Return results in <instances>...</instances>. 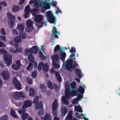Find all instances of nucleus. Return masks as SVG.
Here are the masks:
<instances>
[{
	"mask_svg": "<svg viewBox=\"0 0 120 120\" xmlns=\"http://www.w3.org/2000/svg\"><path fill=\"white\" fill-rule=\"evenodd\" d=\"M32 53H36L37 52L38 49L36 46H34L30 49Z\"/></svg>",
	"mask_w": 120,
	"mask_h": 120,
	"instance_id": "nucleus-31",
	"label": "nucleus"
},
{
	"mask_svg": "<svg viewBox=\"0 0 120 120\" xmlns=\"http://www.w3.org/2000/svg\"><path fill=\"white\" fill-rule=\"evenodd\" d=\"M76 117L79 118V119H81L82 118L81 115L79 114L78 112H76Z\"/></svg>",
	"mask_w": 120,
	"mask_h": 120,
	"instance_id": "nucleus-63",
	"label": "nucleus"
},
{
	"mask_svg": "<svg viewBox=\"0 0 120 120\" xmlns=\"http://www.w3.org/2000/svg\"><path fill=\"white\" fill-rule=\"evenodd\" d=\"M22 47H18L16 48V50H15L14 51H12L11 52H13V53H16L18 52H21L22 51Z\"/></svg>",
	"mask_w": 120,
	"mask_h": 120,
	"instance_id": "nucleus-37",
	"label": "nucleus"
},
{
	"mask_svg": "<svg viewBox=\"0 0 120 120\" xmlns=\"http://www.w3.org/2000/svg\"><path fill=\"white\" fill-rule=\"evenodd\" d=\"M85 86L82 84L80 83L79 88L77 89V91L81 94H83L85 91Z\"/></svg>",
	"mask_w": 120,
	"mask_h": 120,
	"instance_id": "nucleus-18",
	"label": "nucleus"
},
{
	"mask_svg": "<svg viewBox=\"0 0 120 120\" xmlns=\"http://www.w3.org/2000/svg\"><path fill=\"white\" fill-rule=\"evenodd\" d=\"M19 4L21 6H24L25 5L24 0H20Z\"/></svg>",
	"mask_w": 120,
	"mask_h": 120,
	"instance_id": "nucleus-47",
	"label": "nucleus"
},
{
	"mask_svg": "<svg viewBox=\"0 0 120 120\" xmlns=\"http://www.w3.org/2000/svg\"><path fill=\"white\" fill-rule=\"evenodd\" d=\"M76 65V63L75 61H72L71 60H67L65 62L63 63V65L62 69H65L66 68L68 70L71 68L73 69L74 66Z\"/></svg>",
	"mask_w": 120,
	"mask_h": 120,
	"instance_id": "nucleus-3",
	"label": "nucleus"
},
{
	"mask_svg": "<svg viewBox=\"0 0 120 120\" xmlns=\"http://www.w3.org/2000/svg\"><path fill=\"white\" fill-rule=\"evenodd\" d=\"M75 73L76 76L79 78H81L82 76V74L80 69H77L75 71Z\"/></svg>",
	"mask_w": 120,
	"mask_h": 120,
	"instance_id": "nucleus-25",
	"label": "nucleus"
},
{
	"mask_svg": "<svg viewBox=\"0 0 120 120\" xmlns=\"http://www.w3.org/2000/svg\"><path fill=\"white\" fill-rule=\"evenodd\" d=\"M7 15L9 19H11V20H15V16L12 15L11 13L8 12L7 13Z\"/></svg>",
	"mask_w": 120,
	"mask_h": 120,
	"instance_id": "nucleus-30",
	"label": "nucleus"
},
{
	"mask_svg": "<svg viewBox=\"0 0 120 120\" xmlns=\"http://www.w3.org/2000/svg\"><path fill=\"white\" fill-rule=\"evenodd\" d=\"M39 99V97L38 96H36L34 100V102L35 103L37 102L38 101Z\"/></svg>",
	"mask_w": 120,
	"mask_h": 120,
	"instance_id": "nucleus-59",
	"label": "nucleus"
},
{
	"mask_svg": "<svg viewBox=\"0 0 120 120\" xmlns=\"http://www.w3.org/2000/svg\"><path fill=\"white\" fill-rule=\"evenodd\" d=\"M12 10L14 12L18 11L20 10V8L18 6L14 5L12 8Z\"/></svg>",
	"mask_w": 120,
	"mask_h": 120,
	"instance_id": "nucleus-36",
	"label": "nucleus"
},
{
	"mask_svg": "<svg viewBox=\"0 0 120 120\" xmlns=\"http://www.w3.org/2000/svg\"><path fill=\"white\" fill-rule=\"evenodd\" d=\"M19 35L22 39L26 38V35L23 32H19Z\"/></svg>",
	"mask_w": 120,
	"mask_h": 120,
	"instance_id": "nucleus-40",
	"label": "nucleus"
},
{
	"mask_svg": "<svg viewBox=\"0 0 120 120\" xmlns=\"http://www.w3.org/2000/svg\"><path fill=\"white\" fill-rule=\"evenodd\" d=\"M7 51L4 49H0V54L4 55V61L6 64L7 66H8L11 64L12 57L11 55L7 54Z\"/></svg>",
	"mask_w": 120,
	"mask_h": 120,
	"instance_id": "nucleus-2",
	"label": "nucleus"
},
{
	"mask_svg": "<svg viewBox=\"0 0 120 120\" xmlns=\"http://www.w3.org/2000/svg\"><path fill=\"white\" fill-rule=\"evenodd\" d=\"M16 22V21L15 20H10L8 22V27L12 29L14 25L15 24Z\"/></svg>",
	"mask_w": 120,
	"mask_h": 120,
	"instance_id": "nucleus-22",
	"label": "nucleus"
},
{
	"mask_svg": "<svg viewBox=\"0 0 120 120\" xmlns=\"http://www.w3.org/2000/svg\"><path fill=\"white\" fill-rule=\"evenodd\" d=\"M74 110L75 111L80 112L81 113H82V108L80 107V105L79 104L75 106Z\"/></svg>",
	"mask_w": 120,
	"mask_h": 120,
	"instance_id": "nucleus-27",
	"label": "nucleus"
},
{
	"mask_svg": "<svg viewBox=\"0 0 120 120\" xmlns=\"http://www.w3.org/2000/svg\"><path fill=\"white\" fill-rule=\"evenodd\" d=\"M51 58L52 60V63L59 62L60 58L58 55H53L51 56Z\"/></svg>",
	"mask_w": 120,
	"mask_h": 120,
	"instance_id": "nucleus-20",
	"label": "nucleus"
},
{
	"mask_svg": "<svg viewBox=\"0 0 120 120\" xmlns=\"http://www.w3.org/2000/svg\"><path fill=\"white\" fill-rule=\"evenodd\" d=\"M71 54L70 55V58L71 59H75L76 58L75 57V53H71Z\"/></svg>",
	"mask_w": 120,
	"mask_h": 120,
	"instance_id": "nucleus-54",
	"label": "nucleus"
},
{
	"mask_svg": "<svg viewBox=\"0 0 120 120\" xmlns=\"http://www.w3.org/2000/svg\"><path fill=\"white\" fill-rule=\"evenodd\" d=\"M0 4L2 5L4 7H6L7 5V4L5 2H0Z\"/></svg>",
	"mask_w": 120,
	"mask_h": 120,
	"instance_id": "nucleus-62",
	"label": "nucleus"
},
{
	"mask_svg": "<svg viewBox=\"0 0 120 120\" xmlns=\"http://www.w3.org/2000/svg\"><path fill=\"white\" fill-rule=\"evenodd\" d=\"M14 96L17 99L19 100L21 98H24L25 96L22 92H15L14 93Z\"/></svg>",
	"mask_w": 120,
	"mask_h": 120,
	"instance_id": "nucleus-9",
	"label": "nucleus"
},
{
	"mask_svg": "<svg viewBox=\"0 0 120 120\" xmlns=\"http://www.w3.org/2000/svg\"><path fill=\"white\" fill-rule=\"evenodd\" d=\"M47 84L48 87L49 89H52L53 88V85L50 81H48Z\"/></svg>",
	"mask_w": 120,
	"mask_h": 120,
	"instance_id": "nucleus-43",
	"label": "nucleus"
},
{
	"mask_svg": "<svg viewBox=\"0 0 120 120\" xmlns=\"http://www.w3.org/2000/svg\"><path fill=\"white\" fill-rule=\"evenodd\" d=\"M51 11H48L46 12V15L45 16V17L48 19V21L50 23L55 24L56 21V19L52 14Z\"/></svg>",
	"mask_w": 120,
	"mask_h": 120,
	"instance_id": "nucleus-5",
	"label": "nucleus"
},
{
	"mask_svg": "<svg viewBox=\"0 0 120 120\" xmlns=\"http://www.w3.org/2000/svg\"><path fill=\"white\" fill-rule=\"evenodd\" d=\"M46 1H43L42 0H36V2L34 5V7L35 8L41 7L42 9L41 10V11L43 12L50 8L49 5L46 3Z\"/></svg>",
	"mask_w": 120,
	"mask_h": 120,
	"instance_id": "nucleus-1",
	"label": "nucleus"
},
{
	"mask_svg": "<svg viewBox=\"0 0 120 120\" xmlns=\"http://www.w3.org/2000/svg\"><path fill=\"white\" fill-rule=\"evenodd\" d=\"M27 82L28 83L30 84H31L32 82V80L29 78H27Z\"/></svg>",
	"mask_w": 120,
	"mask_h": 120,
	"instance_id": "nucleus-61",
	"label": "nucleus"
},
{
	"mask_svg": "<svg viewBox=\"0 0 120 120\" xmlns=\"http://www.w3.org/2000/svg\"><path fill=\"white\" fill-rule=\"evenodd\" d=\"M43 107V105L41 102H40L36 104L35 105V109H38L40 108H41Z\"/></svg>",
	"mask_w": 120,
	"mask_h": 120,
	"instance_id": "nucleus-29",
	"label": "nucleus"
},
{
	"mask_svg": "<svg viewBox=\"0 0 120 120\" xmlns=\"http://www.w3.org/2000/svg\"><path fill=\"white\" fill-rule=\"evenodd\" d=\"M34 90L32 89H30V90L29 95L30 96H32L34 95Z\"/></svg>",
	"mask_w": 120,
	"mask_h": 120,
	"instance_id": "nucleus-50",
	"label": "nucleus"
},
{
	"mask_svg": "<svg viewBox=\"0 0 120 120\" xmlns=\"http://www.w3.org/2000/svg\"><path fill=\"white\" fill-rule=\"evenodd\" d=\"M70 52L71 53H75L76 50L75 48L73 47H72L70 50Z\"/></svg>",
	"mask_w": 120,
	"mask_h": 120,
	"instance_id": "nucleus-52",
	"label": "nucleus"
},
{
	"mask_svg": "<svg viewBox=\"0 0 120 120\" xmlns=\"http://www.w3.org/2000/svg\"><path fill=\"white\" fill-rule=\"evenodd\" d=\"M36 0H30L29 2V4H32L36 2Z\"/></svg>",
	"mask_w": 120,
	"mask_h": 120,
	"instance_id": "nucleus-64",
	"label": "nucleus"
},
{
	"mask_svg": "<svg viewBox=\"0 0 120 120\" xmlns=\"http://www.w3.org/2000/svg\"><path fill=\"white\" fill-rule=\"evenodd\" d=\"M42 119H43L44 120H51V117L50 115L48 114H46L45 116V117L43 118L42 117H41Z\"/></svg>",
	"mask_w": 120,
	"mask_h": 120,
	"instance_id": "nucleus-35",
	"label": "nucleus"
},
{
	"mask_svg": "<svg viewBox=\"0 0 120 120\" xmlns=\"http://www.w3.org/2000/svg\"><path fill=\"white\" fill-rule=\"evenodd\" d=\"M32 52L30 49H26L24 52V53L25 55H27L29 53H31Z\"/></svg>",
	"mask_w": 120,
	"mask_h": 120,
	"instance_id": "nucleus-44",
	"label": "nucleus"
},
{
	"mask_svg": "<svg viewBox=\"0 0 120 120\" xmlns=\"http://www.w3.org/2000/svg\"><path fill=\"white\" fill-rule=\"evenodd\" d=\"M52 34L51 35V38L53 36V35L54 34H58V32L56 30V28L55 26H54L53 28V29L52 30Z\"/></svg>",
	"mask_w": 120,
	"mask_h": 120,
	"instance_id": "nucleus-41",
	"label": "nucleus"
},
{
	"mask_svg": "<svg viewBox=\"0 0 120 120\" xmlns=\"http://www.w3.org/2000/svg\"><path fill=\"white\" fill-rule=\"evenodd\" d=\"M67 49V48H63L62 47H60L59 45H57L54 48L53 51L54 52L56 53L57 52H60L63 49Z\"/></svg>",
	"mask_w": 120,
	"mask_h": 120,
	"instance_id": "nucleus-16",
	"label": "nucleus"
},
{
	"mask_svg": "<svg viewBox=\"0 0 120 120\" xmlns=\"http://www.w3.org/2000/svg\"><path fill=\"white\" fill-rule=\"evenodd\" d=\"M0 33L3 35H5L6 34V33L4 28H1Z\"/></svg>",
	"mask_w": 120,
	"mask_h": 120,
	"instance_id": "nucleus-58",
	"label": "nucleus"
},
{
	"mask_svg": "<svg viewBox=\"0 0 120 120\" xmlns=\"http://www.w3.org/2000/svg\"><path fill=\"white\" fill-rule=\"evenodd\" d=\"M39 55L41 59L43 60L45 59V57L43 55V53L41 52V50H40V52H39Z\"/></svg>",
	"mask_w": 120,
	"mask_h": 120,
	"instance_id": "nucleus-48",
	"label": "nucleus"
},
{
	"mask_svg": "<svg viewBox=\"0 0 120 120\" xmlns=\"http://www.w3.org/2000/svg\"><path fill=\"white\" fill-rule=\"evenodd\" d=\"M28 58L30 61L32 63L34 62V58L32 54H31L28 55Z\"/></svg>",
	"mask_w": 120,
	"mask_h": 120,
	"instance_id": "nucleus-42",
	"label": "nucleus"
},
{
	"mask_svg": "<svg viewBox=\"0 0 120 120\" xmlns=\"http://www.w3.org/2000/svg\"><path fill=\"white\" fill-rule=\"evenodd\" d=\"M55 13L56 15H58L59 13H61V11L60 10L58 7H57L56 9H55Z\"/></svg>",
	"mask_w": 120,
	"mask_h": 120,
	"instance_id": "nucleus-53",
	"label": "nucleus"
},
{
	"mask_svg": "<svg viewBox=\"0 0 120 120\" xmlns=\"http://www.w3.org/2000/svg\"><path fill=\"white\" fill-rule=\"evenodd\" d=\"M72 111H70L68 112V114L66 117L65 120H71L72 118Z\"/></svg>",
	"mask_w": 120,
	"mask_h": 120,
	"instance_id": "nucleus-28",
	"label": "nucleus"
},
{
	"mask_svg": "<svg viewBox=\"0 0 120 120\" xmlns=\"http://www.w3.org/2000/svg\"><path fill=\"white\" fill-rule=\"evenodd\" d=\"M24 29V25L23 24H19L17 26L16 29L19 30V32H22Z\"/></svg>",
	"mask_w": 120,
	"mask_h": 120,
	"instance_id": "nucleus-23",
	"label": "nucleus"
},
{
	"mask_svg": "<svg viewBox=\"0 0 120 120\" xmlns=\"http://www.w3.org/2000/svg\"><path fill=\"white\" fill-rule=\"evenodd\" d=\"M12 31V34L13 35H16L18 34V32L15 30H13Z\"/></svg>",
	"mask_w": 120,
	"mask_h": 120,
	"instance_id": "nucleus-57",
	"label": "nucleus"
},
{
	"mask_svg": "<svg viewBox=\"0 0 120 120\" xmlns=\"http://www.w3.org/2000/svg\"><path fill=\"white\" fill-rule=\"evenodd\" d=\"M11 115L13 117L18 118L19 116L16 114L15 111L13 109H11L10 111Z\"/></svg>",
	"mask_w": 120,
	"mask_h": 120,
	"instance_id": "nucleus-24",
	"label": "nucleus"
},
{
	"mask_svg": "<svg viewBox=\"0 0 120 120\" xmlns=\"http://www.w3.org/2000/svg\"><path fill=\"white\" fill-rule=\"evenodd\" d=\"M44 18V16L41 14L35 16L34 19V21L36 22L39 23V24H36V26L37 27H41L42 26L43 24L41 22Z\"/></svg>",
	"mask_w": 120,
	"mask_h": 120,
	"instance_id": "nucleus-6",
	"label": "nucleus"
},
{
	"mask_svg": "<svg viewBox=\"0 0 120 120\" xmlns=\"http://www.w3.org/2000/svg\"><path fill=\"white\" fill-rule=\"evenodd\" d=\"M61 113L62 116H65L68 112L67 110L64 107L61 108Z\"/></svg>",
	"mask_w": 120,
	"mask_h": 120,
	"instance_id": "nucleus-32",
	"label": "nucleus"
},
{
	"mask_svg": "<svg viewBox=\"0 0 120 120\" xmlns=\"http://www.w3.org/2000/svg\"><path fill=\"white\" fill-rule=\"evenodd\" d=\"M1 75L2 77L5 80H8L9 78L10 74L9 72L6 71L4 70L2 71Z\"/></svg>",
	"mask_w": 120,
	"mask_h": 120,
	"instance_id": "nucleus-15",
	"label": "nucleus"
},
{
	"mask_svg": "<svg viewBox=\"0 0 120 120\" xmlns=\"http://www.w3.org/2000/svg\"><path fill=\"white\" fill-rule=\"evenodd\" d=\"M57 107V103L56 99L55 100L52 104V111L53 115H56L57 114V111L56 110Z\"/></svg>",
	"mask_w": 120,
	"mask_h": 120,
	"instance_id": "nucleus-10",
	"label": "nucleus"
},
{
	"mask_svg": "<svg viewBox=\"0 0 120 120\" xmlns=\"http://www.w3.org/2000/svg\"><path fill=\"white\" fill-rule=\"evenodd\" d=\"M13 83L16 88L18 90L21 89V86L20 83L16 78H14L13 80Z\"/></svg>",
	"mask_w": 120,
	"mask_h": 120,
	"instance_id": "nucleus-11",
	"label": "nucleus"
},
{
	"mask_svg": "<svg viewBox=\"0 0 120 120\" xmlns=\"http://www.w3.org/2000/svg\"><path fill=\"white\" fill-rule=\"evenodd\" d=\"M65 49H63L61 51V52L59 53L60 54V59L62 61L64 60L66 56V54L64 52V50Z\"/></svg>",
	"mask_w": 120,
	"mask_h": 120,
	"instance_id": "nucleus-21",
	"label": "nucleus"
},
{
	"mask_svg": "<svg viewBox=\"0 0 120 120\" xmlns=\"http://www.w3.org/2000/svg\"><path fill=\"white\" fill-rule=\"evenodd\" d=\"M42 66L44 71L46 72L48 71V66L47 64H44V63L41 62L38 65V69L39 71H40L41 70Z\"/></svg>",
	"mask_w": 120,
	"mask_h": 120,
	"instance_id": "nucleus-8",
	"label": "nucleus"
},
{
	"mask_svg": "<svg viewBox=\"0 0 120 120\" xmlns=\"http://www.w3.org/2000/svg\"><path fill=\"white\" fill-rule=\"evenodd\" d=\"M15 63V64H13L12 65V67L14 70H16L20 68L21 65L19 60H17L16 61Z\"/></svg>",
	"mask_w": 120,
	"mask_h": 120,
	"instance_id": "nucleus-19",
	"label": "nucleus"
},
{
	"mask_svg": "<svg viewBox=\"0 0 120 120\" xmlns=\"http://www.w3.org/2000/svg\"><path fill=\"white\" fill-rule=\"evenodd\" d=\"M45 90V87L44 85L42 84L41 85L40 89V91H44Z\"/></svg>",
	"mask_w": 120,
	"mask_h": 120,
	"instance_id": "nucleus-49",
	"label": "nucleus"
},
{
	"mask_svg": "<svg viewBox=\"0 0 120 120\" xmlns=\"http://www.w3.org/2000/svg\"><path fill=\"white\" fill-rule=\"evenodd\" d=\"M56 77L57 79V80L59 82H60L61 81V78L60 75L59 74V72H56L55 73Z\"/></svg>",
	"mask_w": 120,
	"mask_h": 120,
	"instance_id": "nucleus-34",
	"label": "nucleus"
},
{
	"mask_svg": "<svg viewBox=\"0 0 120 120\" xmlns=\"http://www.w3.org/2000/svg\"><path fill=\"white\" fill-rule=\"evenodd\" d=\"M25 12V13L23 15L24 17L26 19H27L28 18L29 16V12Z\"/></svg>",
	"mask_w": 120,
	"mask_h": 120,
	"instance_id": "nucleus-51",
	"label": "nucleus"
},
{
	"mask_svg": "<svg viewBox=\"0 0 120 120\" xmlns=\"http://www.w3.org/2000/svg\"><path fill=\"white\" fill-rule=\"evenodd\" d=\"M83 98V95L78 94L77 98L72 100V104L73 105H75L78 103L79 101L81 100V99Z\"/></svg>",
	"mask_w": 120,
	"mask_h": 120,
	"instance_id": "nucleus-12",
	"label": "nucleus"
},
{
	"mask_svg": "<svg viewBox=\"0 0 120 120\" xmlns=\"http://www.w3.org/2000/svg\"><path fill=\"white\" fill-rule=\"evenodd\" d=\"M33 68V66L32 64L31 63H29L26 69L27 70L30 71Z\"/></svg>",
	"mask_w": 120,
	"mask_h": 120,
	"instance_id": "nucleus-45",
	"label": "nucleus"
},
{
	"mask_svg": "<svg viewBox=\"0 0 120 120\" xmlns=\"http://www.w3.org/2000/svg\"><path fill=\"white\" fill-rule=\"evenodd\" d=\"M16 110L19 114H22V117L23 120H26L27 119V117L29 116L28 114L25 112V111L20 110H18V109H16Z\"/></svg>",
	"mask_w": 120,
	"mask_h": 120,
	"instance_id": "nucleus-13",
	"label": "nucleus"
},
{
	"mask_svg": "<svg viewBox=\"0 0 120 120\" xmlns=\"http://www.w3.org/2000/svg\"><path fill=\"white\" fill-rule=\"evenodd\" d=\"M45 1H46V3L47 4L49 5V6L50 8L49 9H50V8L49 4H52V6L55 7L56 6V5L57 4V3L56 1H54L53 0H52L51 2H50L49 1H48V2L46 0H45Z\"/></svg>",
	"mask_w": 120,
	"mask_h": 120,
	"instance_id": "nucleus-26",
	"label": "nucleus"
},
{
	"mask_svg": "<svg viewBox=\"0 0 120 120\" xmlns=\"http://www.w3.org/2000/svg\"><path fill=\"white\" fill-rule=\"evenodd\" d=\"M24 11L26 12H29L30 11L32 15L34 16L36 14V10L35 9H34L30 11V6L27 5L26 6L25 8Z\"/></svg>",
	"mask_w": 120,
	"mask_h": 120,
	"instance_id": "nucleus-14",
	"label": "nucleus"
},
{
	"mask_svg": "<svg viewBox=\"0 0 120 120\" xmlns=\"http://www.w3.org/2000/svg\"><path fill=\"white\" fill-rule=\"evenodd\" d=\"M21 38L19 37H17L13 39V41L15 43H18L21 41Z\"/></svg>",
	"mask_w": 120,
	"mask_h": 120,
	"instance_id": "nucleus-33",
	"label": "nucleus"
},
{
	"mask_svg": "<svg viewBox=\"0 0 120 120\" xmlns=\"http://www.w3.org/2000/svg\"><path fill=\"white\" fill-rule=\"evenodd\" d=\"M37 75V73L35 71L33 72L31 74L33 78H35L36 76Z\"/></svg>",
	"mask_w": 120,
	"mask_h": 120,
	"instance_id": "nucleus-55",
	"label": "nucleus"
},
{
	"mask_svg": "<svg viewBox=\"0 0 120 120\" xmlns=\"http://www.w3.org/2000/svg\"><path fill=\"white\" fill-rule=\"evenodd\" d=\"M33 22L30 19H28L26 22V26L27 27L26 28V31L28 32L31 31L33 28Z\"/></svg>",
	"mask_w": 120,
	"mask_h": 120,
	"instance_id": "nucleus-7",
	"label": "nucleus"
},
{
	"mask_svg": "<svg viewBox=\"0 0 120 120\" xmlns=\"http://www.w3.org/2000/svg\"><path fill=\"white\" fill-rule=\"evenodd\" d=\"M0 39L4 41H6L5 38V36L1 35H0Z\"/></svg>",
	"mask_w": 120,
	"mask_h": 120,
	"instance_id": "nucleus-60",
	"label": "nucleus"
},
{
	"mask_svg": "<svg viewBox=\"0 0 120 120\" xmlns=\"http://www.w3.org/2000/svg\"><path fill=\"white\" fill-rule=\"evenodd\" d=\"M66 88L65 92V96L67 99H69L70 97V95H72V96H73L76 94V91L74 90H72L69 88V86L67 84H65Z\"/></svg>",
	"mask_w": 120,
	"mask_h": 120,
	"instance_id": "nucleus-4",
	"label": "nucleus"
},
{
	"mask_svg": "<svg viewBox=\"0 0 120 120\" xmlns=\"http://www.w3.org/2000/svg\"><path fill=\"white\" fill-rule=\"evenodd\" d=\"M53 65V67L55 68L59 69L60 67L59 62H54L52 63Z\"/></svg>",
	"mask_w": 120,
	"mask_h": 120,
	"instance_id": "nucleus-39",
	"label": "nucleus"
},
{
	"mask_svg": "<svg viewBox=\"0 0 120 120\" xmlns=\"http://www.w3.org/2000/svg\"><path fill=\"white\" fill-rule=\"evenodd\" d=\"M63 103L66 105H68L69 104V102L67 100L65 97L64 96H63L61 99Z\"/></svg>",
	"mask_w": 120,
	"mask_h": 120,
	"instance_id": "nucleus-38",
	"label": "nucleus"
},
{
	"mask_svg": "<svg viewBox=\"0 0 120 120\" xmlns=\"http://www.w3.org/2000/svg\"><path fill=\"white\" fill-rule=\"evenodd\" d=\"M32 104V102L28 100H26L24 101L22 108L23 109H24L28 107H30Z\"/></svg>",
	"mask_w": 120,
	"mask_h": 120,
	"instance_id": "nucleus-17",
	"label": "nucleus"
},
{
	"mask_svg": "<svg viewBox=\"0 0 120 120\" xmlns=\"http://www.w3.org/2000/svg\"><path fill=\"white\" fill-rule=\"evenodd\" d=\"M8 116L7 115H4L0 117V120H7Z\"/></svg>",
	"mask_w": 120,
	"mask_h": 120,
	"instance_id": "nucleus-46",
	"label": "nucleus"
},
{
	"mask_svg": "<svg viewBox=\"0 0 120 120\" xmlns=\"http://www.w3.org/2000/svg\"><path fill=\"white\" fill-rule=\"evenodd\" d=\"M76 85V83L75 82H73L71 83V86L72 88H74Z\"/></svg>",
	"mask_w": 120,
	"mask_h": 120,
	"instance_id": "nucleus-56",
	"label": "nucleus"
}]
</instances>
